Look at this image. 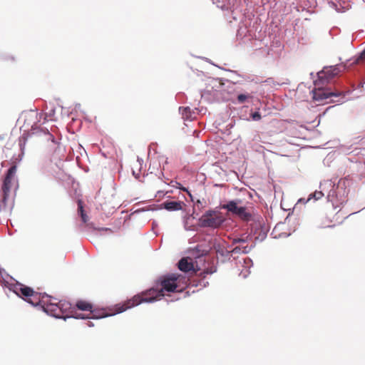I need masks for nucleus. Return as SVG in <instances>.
I'll return each instance as SVG.
<instances>
[{
	"instance_id": "obj_1",
	"label": "nucleus",
	"mask_w": 365,
	"mask_h": 365,
	"mask_svg": "<svg viewBox=\"0 0 365 365\" xmlns=\"http://www.w3.org/2000/svg\"><path fill=\"white\" fill-rule=\"evenodd\" d=\"M188 279L181 274H170L162 276L156 282L155 287H153L140 295L134 296L123 304L115 307V313H121L129 308L137 306L142 302H152L165 296V292H181L187 286Z\"/></svg>"
},
{
	"instance_id": "obj_2",
	"label": "nucleus",
	"mask_w": 365,
	"mask_h": 365,
	"mask_svg": "<svg viewBox=\"0 0 365 365\" xmlns=\"http://www.w3.org/2000/svg\"><path fill=\"white\" fill-rule=\"evenodd\" d=\"M221 207L244 221H250L252 218L250 212L246 206L242 205L241 200H230L223 204Z\"/></svg>"
},
{
	"instance_id": "obj_3",
	"label": "nucleus",
	"mask_w": 365,
	"mask_h": 365,
	"mask_svg": "<svg viewBox=\"0 0 365 365\" xmlns=\"http://www.w3.org/2000/svg\"><path fill=\"white\" fill-rule=\"evenodd\" d=\"M47 310L50 311L51 315L56 318L72 316L76 318L78 314L76 313L75 308L71 304L66 301H59L58 303H52L51 306L47 307Z\"/></svg>"
},
{
	"instance_id": "obj_4",
	"label": "nucleus",
	"mask_w": 365,
	"mask_h": 365,
	"mask_svg": "<svg viewBox=\"0 0 365 365\" xmlns=\"http://www.w3.org/2000/svg\"><path fill=\"white\" fill-rule=\"evenodd\" d=\"M17 167L16 165H12L7 171L5 178L1 186L2 199L1 200L0 207L3 210L7 207L8 198L10 194L11 183L14 180Z\"/></svg>"
},
{
	"instance_id": "obj_5",
	"label": "nucleus",
	"mask_w": 365,
	"mask_h": 365,
	"mask_svg": "<svg viewBox=\"0 0 365 365\" xmlns=\"http://www.w3.org/2000/svg\"><path fill=\"white\" fill-rule=\"evenodd\" d=\"M14 292L17 295L21 297L29 303L36 306L41 302V294L34 292L31 287L21 284H16L14 287Z\"/></svg>"
},
{
	"instance_id": "obj_6",
	"label": "nucleus",
	"mask_w": 365,
	"mask_h": 365,
	"mask_svg": "<svg viewBox=\"0 0 365 365\" xmlns=\"http://www.w3.org/2000/svg\"><path fill=\"white\" fill-rule=\"evenodd\" d=\"M341 68L345 69V66L341 65L324 67L322 71L317 73L318 78L314 81V85L319 86L327 83L331 78L341 72Z\"/></svg>"
},
{
	"instance_id": "obj_7",
	"label": "nucleus",
	"mask_w": 365,
	"mask_h": 365,
	"mask_svg": "<svg viewBox=\"0 0 365 365\" xmlns=\"http://www.w3.org/2000/svg\"><path fill=\"white\" fill-rule=\"evenodd\" d=\"M225 219L221 213L216 211H208L205 212L200 218V222L202 227H209L217 228L220 227Z\"/></svg>"
},
{
	"instance_id": "obj_8",
	"label": "nucleus",
	"mask_w": 365,
	"mask_h": 365,
	"mask_svg": "<svg viewBox=\"0 0 365 365\" xmlns=\"http://www.w3.org/2000/svg\"><path fill=\"white\" fill-rule=\"evenodd\" d=\"M323 85L316 86L317 88H316L313 91V98L315 101H324L327 99L329 97L335 96L339 97L342 95L341 92H331L328 91L327 90H325L321 86Z\"/></svg>"
},
{
	"instance_id": "obj_9",
	"label": "nucleus",
	"mask_w": 365,
	"mask_h": 365,
	"mask_svg": "<svg viewBox=\"0 0 365 365\" xmlns=\"http://www.w3.org/2000/svg\"><path fill=\"white\" fill-rule=\"evenodd\" d=\"M110 314H107L106 312L103 309L102 310H93L92 312H90L88 315L84 314H77L76 316V319H101L109 316Z\"/></svg>"
},
{
	"instance_id": "obj_10",
	"label": "nucleus",
	"mask_w": 365,
	"mask_h": 365,
	"mask_svg": "<svg viewBox=\"0 0 365 365\" xmlns=\"http://www.w3.org/2000/svg\"><path fill=\"white\" fill-rule=\"evenodd\" d=\"M184 205V202L180 201H165L163 204V207L169 211H176L182 210V205Z\"/></svg>"
},
{
	"instance_id": "obj_11",
	"label": "nucleus",
	"mask_w": 365,
	"mask_h": 365,
	"mask_svg": "<svg viewBox=\"0 0 365 365\" xmlns=\"http://www.w3.org/2000/svg\"><path fill=\"white\" fill-rule=\"evenodd\" d=\"M180 112L184 120H193L196 117V113L192 110L189 107H180Z\"/></svg>"
},
{
	"instance_id": "obj_12",
	"label": "nucleus",
	"mask_w": 365,
	"mask_h": 365,
	"mask_svg": "<svg viewBox=\"0 0 365 365\" xmlns=\"http://www.w3.org/2000/svg\"><path fill=\"white\" fill-rule=\"evenodd\" d=\"M178 268L180 270L187 272L193 270V264L192 262H189L187 258L181 259L178 262Z\"/></svg>"
},
{
	"instance_id": "obj_13",
	"label": "nucleus",
	"mask_w": 365,
	"mask_h": 365,
	"mask_svg": "<svg viewBox=\"0 0 365 365\" xmlns=\"http://www.w3.org/2000/svg\"><path fill=\"white\" fill-rule=\"evenodd\" d=\"M76 307L82 311H89L90 312H92L93 306L91 303L83 301V300H79L76 302Z\"/></svg>"
},
{
	"instance_id": "obj_14",
	"label": "nucleus",
	"mask_w": 365,
	"mask_h": 365,
	"mask_svg": "<svg viewBox=\"0 0 365 365\" xmlns=\"http://www.w3.org/2000/svg\"><path fill=\"white\" fill-rule=\"evenodd\" d=\"M56 300H57L56 299L51 298L48 296L42 297H41L40 304H43V306L44 307L45 310L47 312H50V311L47 310V307L51 306L52 304V303H57Z\"/></svg>"
},
{
	"instance_id": "obj_15",
	"label": "nucleus",
	"mask_w": 365,
	"mask_h": 365,
	"mask_svg": "<svg viewBox=\"0 0 365 365\" xmlns=\"http://www.w3.org/2000/svg\"><path fill=\"white\" fill-rule=\"evenodd\" d=\"M78 211L81 215L82 221L84 223H86L88 220V217L84 212L83 202L81 200L78 201Z\"/></svg>"
},
{
	"instance_id": "obj_16",
	"label": "nucleus",
	"mask_w": 365,
	"mask_h": 365,
	"mask_svg": "<svg viewBox=\"0 0 365 365\" xmlns=\"http://www.w3.org/2000/svg\"><path fill=\"white\" fill-rule=\"evenodd\" d=\"M251 249H252L251 247H248L247 245H246V246L240 245V246L235 247L232 250V252L233 254H240V253L247 254V253L250 252Z\"/></svg>"
},
{
	"instance_id": "obj_17",
	"label": "nucleus",
	"mask_w": 365,
	"mask_h": 365,
	"mask_svg": "<svg viewBox=\"0 0 365 365\" xmlns=\"http://www.w3.org/2000/svg\"><path fill=\"white\" fill-rule=\"evenodd\" d=\"M324 196V193L322 191H315L309 195V200L312 197L314 198L316 200L321 199Z\"/></svg>"
},
{
	"instance_id": "obj_18",
	"label": "nucleus",
	"mask_w": 365,
	"mask_h": 365,
	"mask_svg": "<svg viewBox=\"0 0 365 365\" xmlns=\"http://www.w3.org/2000/svg\"><path fill=\"white\" fill-rule=\"evenodd\" d=\"M364 59H365V50H364V51H363L361 52V53L360 54V56H359L357 58H356V59L354 60V61L353 62V63H354V64H357V63H359L361 60H364Z\"/></svg>"
},
{
	"instance_id": "obj_19",
	"label": "nucleus",
	"mask_w": 365,
	"mask_h": 365,
	"mask_svg": "<svg viewBox=\"0 0 365 365\" xmlns=\"http://www.w3.org/2000/svg\"><path fill=\"white\" fill-rule=\"evenodd\" d=\"M249 98V96L245 95V94H240L237 96V101L239 103H244L247 98Z\"/></svg>"
},
{
	"instance_id": "obj_20",
	"label": "nucleus",
	"mask_w": 365,
	"mask_h": 365,
	"mask_svg": "<svg viewBox=\"0 0 365 365\" xmlns=\"http://www.w3.org/2000/svg\"><path fill=\"white\" fill-rule=\"evenodd\" d=\"M252 118L254 120H259L261 119V115L259 112H255L252 114Z\"/></svg>"
},
{
	"instance_id": "obj_21",
	"label": "nucleus",
	"mask_w": 365,
	"mask_h": 365,
	"mask_svg": "<svg viewBox=\"0 0 365 365\" xmlns=\"http://www.w3.org/2000/svg\"><path fill=\"white\" fill-rule=\"evenodd\" d=\"M234 242L235 243H245V239H242V238H237V239H235L234 240Z\"/></svg>"
},
{
	"instance_id": "obj_22",
	"label": "nucleus",
	"mask_w": 365,
	"mask_h": 365,
	"mask_svg": "<svg viewBox=\"0 0 365 365\" xmlns=\"http://www.w3.org/2000/svg\"><path fill=\"white\" fill-rule=\"evenodd\" d=\"M87 325L89 326V327L93 326V324H92V323L91 322H87Z\"/></svg>"
}]
</instances>
